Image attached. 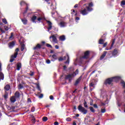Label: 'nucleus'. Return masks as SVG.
<instances>
[{
	"instance_id": "a19ab883",
	"label": "nucleus",
	"mask_w": 125,
	"mask_h": 125,
	"mask_svg": "<svg viewBox=\"0 0 125 125\" xmlns=\"http://www.w3.org/2000/svg\"><path fill=\"white\" fill-rule=\"evenodd\" d=\"M121 5L122 6L125 5V0H123L121 1Z\"/></svg>"
},
{
	"instance_id": "f3484780",
	"label": "nucleus",
	"mask_w": 125,
	"mask_h": 125,
	"mask_svg": "<svg viewBox=\"0 0 125 125\" xmlns=\"http://www.w3.org/2000/svg\"><path fill=\"white\" fill-rule=\"evenodd\" d=\"M21 22H22L23 25H27L28 24V20L24 18L23 19H21Z\"/></svg>"
},
{
	"instance_id": "9b49d317",
	"label": "nucleus",
	"mask_w": 125,
	"mask_h": 125,
	"mask_svg": "<svg viewBox=\"0 0 125 125\" xmlns=\"http://www.w3.org/2000/svg\"><path fill=\"white\" fill-rule=\"evenodd\" d=\"M81 14H82V15H86L88 14V12H87V11L86 10V9L84 8L83 10L80 11Z\"/></svg>"
},
{
	"instance_id": "338daca9",
	"label": "nucleus",
	"mask_w": 125,
	"mask_h": 125,
	"mask_svg": "<svg viewBox=\"0 0 125 125\" xmlns=\"http://www.w3.org/2000/svg\"><path fill=\"white\" fill-rule=\"evenodd\" d=\"M42 97H43V94H41L39 96V98H42Z\"/></svg>"
},
{
	"instance_id": "4be33fe9",
	"label": "nucleus",
	"mask_w": 125,
	"mask_h": 125,
	"mask_svg": "<svg viewBox=\"0 0 125 125\" xmlns=\"http://www.w3.org/2000/svg\"><path fill=\"white\" fill-rule=\"evenodd\" d=\"M21 68H22V64H21V63L19 62L17 64V70L18 71H20V69Z\"/></svg>"
},
{
	"instance_id": "5701e85b",
	"label": "nucleus",
	"mask_w": 125,
	"mask_h": 125,
	"mask_svg": "<svg viewBox=\"0 0 125 125\" xmlns=\"http://www.w3.org/2000/svg\"><path fill=\"white\" fill-rule=\"evenodd\" d=\"M3 97L5 101H7V99H8V93L7 91L5 92Z\"/></svg>"
},
{
	"instance_id": "412c9836",
	"label": "nucleus",
	"mask_w": 125,
	"mask_h": 125,
	"mask_svg": "<svg viewBox=\"0 0 125 125\" xmlns=\"http://www.w3.org/2000/svg\"><path fill=\"white\" fill-rule=\"evenodd\" d=\"M106 54H107V51H104L103 54L100 57V60H103V59H104V58H105V56H106Z\"/></svg>"
},
{
	"instance_id": "37998d69",
	"label": "nucleus",
	"mask_w": 125,
	"mask_h": 125,
	"mask_svg": "<svg viewBox=\"0 0 125 125\" xmlns=\"http://www.w3.org/2000/svg\"><path fill=\"white\" fill-rule=\"evenodd\" d=\"M89 86L90 87H94V83H91L90 84H89Z\"/></svg>"
},
{
	"instance_id": "de8ad7c7",
	"label": "nucleus",
	"mask_w": 125,
	"mask_h": 125,
	"mask_svg": "<svg viewBox=\"0 0 125 125\" xmlns=\"http://www.w3.org/2000/svg\"><path fill=\"white\" fill-rule=\"evenodd\" d=\"M66 122H71V121H72V119L70 117H68L66 119Z\"/></svg>"
},
{
	"instance_id": "a211bd4d",
	"label": "nucleus",
	"mask_w": 125,
	"mask_h": 125,
	"mask_svg": "<svg viewBox=\"0 0 125 125\" xmlns=\"http://www.w3.org/2000/svg\"><path fill=\"white\" fill-rule=\"evenodd\" d=\"M10 100L11 103H15V102H16V98L15 97V96H13L11 97Z\"/></svg>"
},
{
	"instance_id": "4d7b16f0",
	"label": "nucleus",
	"mask_w": 125,
	"mask_h": 125,
	"mask_svg": "<svg viewBox=\"0 0 125 125\" xmlns=\"http://www.w3.org/2000/svg\"><path fill=\"white\" fill-rule=\"evenodd\" d=\"M117 106H118V107H121L122 104H121V103H120V102L118 101L117 103Z\"/></svg>"
},
{
	"instance_id": "7ed1b4c3",
	"label": "nucleus",
	"mask_w": 125,
	"mask_h": 125,
	"mask_svg": "<svg viewBox=\"0 0 125 125\" xmlns=\"http://www.w3.org/2000/svg\"><path fill=\"white\" fill-rule=\"evenodd\" d=\"M78 109L80 112H81V113H83V115H86V114H87V110H86L84 107H83L82 106V104H80L78 107Z\"/></svg>"
},
{
	"instance_id": "4468645a",
	"label": "nucleus",
	"mask_w": 125,
	"mask_h": 125,
	"mask_svg": "<svg viewBox=\"0 0 125 125\" xmlns=\"http://www.w3.org/2000/svg\"><path fill=\"white\" fill-rule=\"evenodd\" d=\"M82 76H80L75 82V83H74V85H75V86H77V85H78V84H79L80 82H81V81H82Z\"/></svg>"
},
{
	"instance_id": "aec40b11",
	"label": "nucleus",
	"mask_w": 125,
	"mask_h": 125,
	"mask_svg": "<svg viewBox=\"0 0 125 125\" xmlns=\"http://www.w3.org/2000/svg\"><path fill=\"white\" fill-rule=\"evenodd\" d=\"M37 18V17L35 15L33 16L31 19L32 22H33V23H37V21H36Z\"/></svg>"
},
{
	"instance_id": "6e6d98bb",
	"label": "nucleus",
	"mask_w": 125,
	"mask_h": 125,
	"mask_svg": "<svg viewBox=\"0 0 125 125\" xmlns=\"http://www.w3.org/2000/svg\"><path fill=\"white\" fill-rule=\"evenodd\" d=\"M37 88L38 90L41 91L40 92H42V90L41 89V87H40V85L39 84L37 85Z\"/></svg>"
},
{
	"instance_id": "a878e982",
	"label": "nucleus",
	"mask_w": 125,
	"mask_h": 125,
	"mask_svg": "<svg viewBox=\"0 0 125 125\" xmlns=\"http://www.w3.org/2000/svg\"><path fill=\"white\" fill-rule=\"evenodd\" d=\"M66 56L67 57V60L64 62V63L65 64H69V63H70V57H69V55L68 54H66Z\"/></svg>"
},
{
	"instance_id": "5fc2aeb1",
	"label": "nucleus",
	"mask_w": 125,
	"mask_h": 125,
	"mask_svg": "<svg viewBox=\"0 0 125 125\" xmlns=\"http://www.w3.org/2000/svg\"><path fill=\"white\" fill-rule=\"evenodd\" d=\"M103 44V47H106L107 46V44H108V42H106L105 43H104Z\"/></svg>"
},
{
	"instance_id": "49530a36",
	"label": "nucleus",
	"mask_w": 125,
	"mask_h": 125,
	"mask_svg": "<svg viewBox=\"0 0 125 125\" xmlns=\"http://www.w3.org/2000/svg\"><path fill=\"white\" fill-rule=\"evenodd\" d=\"M106 112V109L105 108H102L101 109V113H104Z\"/></svg>"
},
{
	"instance_id": "f8f14e48",
	"label": "nucleus",
	"mask_w": 125,
	"mask_h": 125,
	"mask_svg": "<svg viewBox=\"0 0 125 125\" xmlns=\"http://www.w3.org/2000/svg\"><path fill=\"white\" fill-rule=\"evenodd\" d=\"M111 78L113 79V81L115 82H119V81L121 79V77L120 76L113 77Z\"/></svg>"
},
{
	"instance_id": "3c124183",
	"label": "nucleus",
	"mask_w": 125,
	"mask_h": 125,
	"mask_svg": "<svg viewBox=\"0 0 125 125\" xmlns=\"http://www.w3.org/2000/svg\"><path fill=\"white\" fill-rule=\"evenodd\" d=\"M36 110V108H35L34 106H33L32 108H31V112H35V110Z\"/></svg>"
},
{
	"instance_id": "f03ea898",
	"label": "nucleus",
	"mask_w": 125,
	"mask_h": 125,
	"mask_svg": "<svg viewBox=\"0 0 125 125\" xmlns=\"http://www.w3.org/2000/svg\"><path fill=\"white\" fill-rule=\"evenodd\" d=\"M114 81H113V78L112 77L107 78L105 80L104 83V84L106 85V86H107V85H113Z\"/></svg>"
},
{
	"instance_id": "603ef678",
	"label": "nucleus",
	"mask_w": 125,
	"mask_h": 125,
	"mask_svg": "<svg viewBox=\"0 0 125 125\" xmlns=\"http://www.w3.org/2000/svg\"><path fill=\"white\" fill-rule=\"evenodd\" d=\"M46 45L47 47H50V48H52V46H51V45H50L48 43H46Z\"/></svg>"
},
{
	"instance_id": "052dcab7",
	"label": "nucleus",
	"mask_w": 125,
	"mask_h": 125,
	"mask_svg": "<svg viewBox=\"0 0 125 125\" xmlns=\"http://www.w3.org/2000/svg\"><path fill=\"white\" fill-rule=\"evenodd\" d=\"M4 29L5 31H8L9 30V28H8V27L6 26H4Z\"/></svg>"
},
{
	"instance_id": "bf43d9fd",
	"label": "nucleus",
	"mask_w": 125,
	"mask_h": 125,
	"mask_svg": "<svg viewBox=\"0 0 125 125\" xmlns=\"http://www.w3.org/2000/svg\"><path fill=\"white\" fill-rule=\"evenodd\" d=\"M49 98L51 100H54V97H53V96L52 95L50 96Z\"/></svg>"
},
{
	"instance_id": "e2e57ef3",
	"label": "nucleus",
	"mask_w": 125,
	"mask_h": 125,
	"mask_svg": "<svg viewBox=\"0 0 125 125\" xmlns=\"http://www.w3.org/2000/svg\"><path fill=\"white\" fill-rule=\"evenodd\" d=\"M63 67L64 71H66V70H67V66L66 65H63Z\"/></svg>"
},
{
	"instance_id": "69168bd1",
	"label": "nucleus",
	"mask_w": 125,
	"mask_h": 125,
	"mask_svg": "<svg viewBox=\"0 0 125 125\" xmlns=\"http://www.w3.org/2000/svg\"><path fill=\"white\" fill-rule=\"evenodd\" d=\"M54 124V125H59V123L57 121L55 122Z\"/></svg>"
},
{
	"instance_id": "4c0bfd02",
	"label": "nucleus",
	"mask_w": 125,
	"mask_h": 125,
	"mask_svg": "<svg viewBox=\"0 0 125 125\" xmlns=\"http://www.w3.org/2000/svg\"><path fill=\"white\" fill-rule=\"evenodd\" d=\"M28 9H29V7L28 6V5H26V9L25 10L23 14H25V13L28 11Z\"/></svg>"
},
{
	"instance_id": "774afa93",
	"label": "nucleus",
	"mask_w": 125,
	"mask_h": 125,
	"mask_svg": "<svg viewBox=\"0 0 125 125\" xmlns=\"http://www.w3.org/2000/svg\"><path fill=\"white\" fill-rule=\"evenodd\" d=\"M79 6V5L78 4H75L74 6V8H77V7H78Z\"/></svg>"
},
{
	"instance_id": "20e7f679",
	"label": "nucleus",
	"mask_w": 125,
	"mask_h": 125,
	"mask_svg": "<svg viewBox=\"0 0 125 125\" xmlns=\"http://www.w3.org/2000/svg\"><path fill=\"white\" fill-rule=\"evenodd\" d=\"M18 51H19V49L18 48H17L16 49L14 55H12L11 56V59L10 60V62L12 63V62H13V61H14V59L16 58V57H17V56L18 55Z\"/></svg>"
},
{
	"instance_id": "13d9d810",
	"label": "nucleus",
	"mask_w": 125,
	"mask_h": 125,
	"mask_svg": "<svg viewBox=\"0 0 125 125\" xmlns=\"http://www.w3.org/2000/svg\"><path fill=\"white\" fill-rule=\"evenodd\" d=\"M93 106H94V108H96V109H98V105L96 104H93Z\"/></svg>"
},
{
	"instance_id": "6ab92c4d",
	"label": "nucleus",
	"mask_w": 125,
	"mask_h": 125,
	"mask_svg": "<svg viewBox=\"0 0 125 125\" xmlns=\"http://www.w3.org/2000/svg\"><path fill=\"white\" fill-rule=\"evenodd\" d=\"M4 89L5 90V91H6L7 92V91H8V90H9L10 89V85L6 84L5 86V87H4Z\"/></svg>"
},
{
	"instance_id": "393cba45",
	"label": "nucleus",
	"mask_w": 125,
	"mask_h": 125,
	"mask_svg": "<svg viewBox=\"0 0 125 125\" xmlns=\"http://www.w3.org/2000/svg\"><path fill=\"white\" fill-rule=\"evenodd\" d=\"M15 97L16 98H19L20 97V93L18 91H16L15 93Z\"/></svg>"
},
{
	"instance_id": "c756f323",
	"label": "nucleus",
	"mask_w": 125,
	"mask_h": 125,
	"mask_svg": "<svg viewBox=\"0 0 125 125\" xmlns=\"http://www.w3.org/2000/svg\"><path fill=\"white\" fill-rule=\"evenodd\" d=\"M115 42H116V39H112V43L110 45L111 47H113V46H114V44H115Z\"/></svg>"
},
{
	"instance_id": "09e8293b",
	"label": "nucleus",
	"mask_w": 125,
	"mask_h": 125,
	"mask_svg": "<svg viewBox=\"0 0 125 125\" xmlns=\"http://www.w3.org/2000/svg\"><path fill=\"white\" fill-rule=\"evenodd\" d=\"M90 106H93V100L91 99L90 101Z\"/></svg>"
},
{
	"instance_id": "c9c22d12",
	"label": "nucleus",
	"mask_w": 125,
	"mask_h": 125,
	"mask_svg": "<svg viewBox=\"0 0 125 125\" xmlns=\"http://www.w3.org/2000/svg\"><path fill=\"white\" fill-rule=\"evenodd\" d=\"M2 21L4 24H7V21H6V19H3Z\"/></svg>"
},
{
	"instance_id": "0eeeda50",
	"label": "nucleus",
	"mask_w": 125,
	"mask_h": 125,
	"mask_svg": "<svg viewBox=\"0 0 125 125\" xmlns=\"http://www.w3.org/2000/svg\"><path fill=\"white\" fill-rule=\"evenodd\" d=\"M49 57L50 58L52 62H54L55 61H56V60H58V57L57 55H56V54L50 55Z\"/></svg>"
},
{
	"instance_id": "bb28decb",
	"label": "nucleus",
	"mask_w": 125,
	"mask_h": 125,
	"mask_svg": "<svg viewBox=\"0 0 125 125\" xmlns=\"http://www.w3.org/2000/svg\"><path fill=\"white\" fill-rule=\"evenodd\" d=\"M59 39H60V41H61L62 42H64V41H65V40H66V38L65 37V36L64 35L61 36L60 37Z\"/></svg>"
},
{
	"instance_id": "6e6552de",
	"label": "nucleus",
	"mask_w": 125,
	"mask_h": 125,
	"mask_svg": "<svg viewBox=\"0 0 125 125\" xmlns=\"http://www.w3.org/2000/svg\"><path fill=\"white\" fill-rule=\"evenodd\" d=\"M92 6H93V3L91 2L89 3V6L86 7L87 11H89V12L92 11L93 10V9L92 8Z\"/></svg>"
},
{
	"instance_id": "39448f33",
	"label": "nucleus",
	"mask_w": 125,
	"mask_h": 125,
	"mask_svg": "<svg viewBox=\"0 0 125 125\" xmlns=\"http://www.w3.org/2000/svg\"><path fill=\"white\" fill-rule=\"evenodd\" d=\"M75 77V73L70 74L67 75H65V80H68L69 82L71 83L72 82V78Z\"/></svg>"
},
{
	"instance_id": "c85d7f7f",
	"label": "nucleus",
	"mask_w": 125,
	"mask_h": 125,
	"mask_svg": "<svg viewBox=\"0 0 125 125\" xmlns=\"http://www.w3.org/2000/svg\"><path fill=\"white\" fill-rule=\"evenodd\" d=\"M0 78L1 80H3L4 79V75L2 72H0Z\"/></svg>"
},
{
	"instance_id": "ddd939ff",
	"label": "nucleus",
	"mask_w": 125,
	"mask_h": 125,
	"mask_svg": "<svg viewBox=\"0 0 125 125\" xmlns=\"http://www.w3.org/2000/svg\"><path fill=\"white\" fill-rule=\"evenodd\" d=\"M59 26H60L61 28H64L66 27V25H67V23L64 21H61L60 23H59Z\"/></svg>"
},
{
	"instance_id": "9d476101",
	"label": "nucleus",
	"mask_w": 125,
	"mask_h": 125,
	"mask_svg": "<svg viewBox=\"0 0 125 125\" xmlns=\"http://www.w3.org/2000/svg\"><path fill=\"white\" fill-rule=\"evenodd\" d=\"M15 41H12L8 43V46L10 48H12L15 46Z\"/></svg>"
},
{
	"instance_id": "72a5a7b5",
	"label": "nucleus",
	"mask_w": 125,
	"mask_h": 125,
	"mask_svg": "<svg viewBox=\"0 0 125 125\" xmlns=\"http://www.w3.org/2000/svg\"><path fill=\"white\" fill-rule=\"evenodd\" d=\"M30 77H33L34 75H35V72L32 71H30V73L28 74Z\"/></svg>"
},
{
	"instance_id": "cd10ccee",
	"label": "nucleus",
	"mask_w": 125,
	"mask_h": 125,
	"mask_svg": "<svg viewBox=\"0 0 125 125\" xmlns=\"http://www.w3.org/2000/svg\"><path fill=\"white\" fill-rule=\"evenodd\" d=\"M83 105H84V108H87L88 106L87 105V102L85 100H83Z\"/></svg>"
},
{
	"instance_id": "680f3d73",
	"label": "nucleus",
	"mask_w": 125,
	"mask_h": 125,
	"mask_svg": "<svg viewBox=\"0 0 125 125\" xmlns=\"http://www.w3.org/2000/svg\"><path fill=\"white\" fill-rule=\"evenodd\" d=\"M77 89H75V90L72 92V95L73 96H75V94H74V93H75L76 92V91H77Z\"/></svg>"
},
{
	"instance_id": "423d86ee",
	"label": "nucleus",
	"mask_w": 125,
	"mask_h": 125,
	"mask_svg": "<svg viewBox=\"0 0 125 125\" xmlns=\"http://www.w3.org/2000/svg\"><path fill=\"white\" fill-rule=\"evenodd\" d=\"M106 35L107 34H104V36H102L101 39H100L99 40V44H104V42H105V39H106Z\"/></svg>"
},
{
	"instance_id": "0e129e2a",
	"label": "nucleus",
	"mask_w": 125,
	"mask_h": 125,
	"mask_svg": "<svg viewBox=\"0 0 125 125\" xmlns=\"http://www.w3.org/2000/svg\"><path fill=\"white\" fill-rule=\"evenodd\" d=\"M27 102H28V103H31V102H32V101H31V99L28 98L27 99Z\"/></svg>"
},
{
	"instance_id": "ea45409f",
	"label": "nucleus",
	"mask_w": 125,
	"mask_h": 125,
	"mask_svg": "<svg viewBox=\"0 0 125 125\" xmlns=\"http://www.w3.org/2000/svg\"><path fill=\"white\" fill-rule=\"evenodd\" d=\"M13 39V32L11 33V36L9 37V40H11Z\"/></svg>"
},
{
	"instance_id": "473e14b6",
	"label": "nucleus",
	"mask_w": 125,
	"mask_h": 125,
	"mask_svg": "<svg viewBox=\"0 0 125 125\" xmlns=\"http://www.w3.org/2000/svg\"><path fill=\"white\" fill-rule=\"evenodd\" d=\"M25 49V44H22L21 46V51H23Z\"/></svg>"
},
{
	"instance_id": "2eb2a0df",
	"label": "nucleus",
	"mask_w": 125,
	"mask_h": 125,
	"mask_svg": "<svg viewBox=\"0 0 125 125\" xmlns=\"http://www.w3.org/2000/svg\"><path fill=\"white\" fill-rule=\"evenodd\" d=\"M49 39H52L53 42H57V38H56V37L55 36L52 35L50 36Z\"/></svg>"
},
{
	"instance_id": "7c9ffc66",
	"label": "nucleus",
	"mask_w": 125,
	"mask_h": 125,
	"mask_svg": "<svg viewBox=\"0 0 125 125\" xmlns=\"http://www.w3.org/2000/svg\"><path fill=\"white\" fill-rule=\"evenodd\" d=\"M89 109L91 112H92V113H94L95 112V110L94 109V108H93V107L90 106Z\"/></svg>"
},
{
	"instance_id": "8fccbe9b",
	"label": "nucleus",
	"mask_w": 125,
	"mask_h": 125,
	"mask_svg": "<svg viewBox=\"0 0 125 125\" xmlns=\"http://www.w3.org/2000/svg\"><path fill=\"white\" fill-rule=\"evenodd\" d=\"M23 85H22V84H20L19 85V89H22V88H23Z\"/></svg>"
},
{
	"instance_id": "2f4dec72",
	"label": "nucleus",
	"mask_w": 125,
	"mask_h": 125,
	"mask_svg": "<svg viewBox=\"0 0 125 125\" xmlns=\"http://www.w3.org/2000/svg\"><path fill=\"white\" fill-rule=\"evenodd\" d=\"M121 83L123 88H125V82L124 80L121 81Z\"/></svg>"
},
{
	"instance_id": "f257e3e1",
	"label": "nucleus",
	"mask_w": 125,
	"mask_h": 125,
	"mask_svg": "<svg viewBox=\"0 0 125 125\" xmlns=\"http://www.w3.org/2000/svg\"><path fill=\"white\" fill-rule=\"evenodd\" d=\"M89 55H90V51L87 50L84 52V55L81 56L80 58V61L81 63L83 62L84 59H88L89 58Z\"/></svg>"
},
{
	"instance_id": "e433bc0d",
	"label": "nucleus",
	"mask_w": 125,
	"mask_h": 125,
	"mask_svg": "<svg viewBox=\"0 0 125 125\" xmlns=\"http://www.w3.org/2000/svg\"><path fill=\"white\" fill-rule=\"evenodd\" d=\"M21 5H23V4H26V5H28V4L26 3V2L24 1H21L20 3Z\"/></svg>"
},
{
	"instance_id": "864d4df0",
	"label": "nucleus",
	"mask_w": 125,
	"mask_h": 125,
	"mask_svg": "<svg viewBox=\"0 0 125 125\" xmlns=\"http://www.w3.org/2000/svg\"><path fill=\"white\" fill-rule=\"evenodd\" d=\"M112 48L113 47H112V46H110L109 48L106 47L105 48V50H111V49H112Z\"/></svg>"
},
{
	"instance_id": "58836bf2",
	"label": "nucleus",
	"mask_w": 125,
	"mask_h": 125,
	"mask_svg": "<svg viewBox=\"0 0 125 125\" xmlns=\"http://www.w3.org/2000/svg\"><path fill=\"white\" fill-rule=\"evenodd\" d=\"M43 122H46V121H47L48 119L46 117H43L42 119Z\"/></svg>"
},
{
	"instance_id": "a18cd8bd",
	"label": "nucleus",
	"mask_w": 125,
	"mask_h": 125,
	"mask_svg": "<svg viewBox=\"0 0 125 125\" xmlns=\"http://www.w3.org/2000/svg\"><path fill=\"white\" fill-rule=\"evenodd\" d=\"M46 63H47V64H50V63H51V60H47L46 61Z\"/></svg>"
},
{
	"instance_id": "b1692460",
	"label": "nucleus",
	"mask_w": 125,
	"mask_h": 125,
	"mask_svg": "<svg viewBox=\"0 0 125 125\" xmlns=\"http://www.w3.org/2000/svg\"><path fill=\"white\" fill-rule=\"evenodd\" d=\"M40 48H42V45L37 44V45L33 48V49L37 50V49H40Z\"/></svg>"
},
{
	"instance_id": "1a4fd4ad",
	"label": "nucleus",
	"mask_w": 125,
	"mask_h": 125,
	"mask_svg": "<svg viewBox=\"0 0 125 125\" xmlns=\"http://www.w3.org/2000/svg\"><path fill=\"white\" fill-rule=\"evenodd\" d=\"M46 22L47 23L48 27V32H49L51 29H52V23L51 21H46Z\"/></svg>"
},
{
	"instance_id": "79ce46f5",
	"label": "nucleus",
	"mask_w": 125,
	"mask_h": 125,
	"mask_svg": "<svg viewBox=\"0 0 125 125\" xmlns=\"http://www.w3.org/2000/svg\"><path fill=\"white\" fill-rule=\"evenodd\" d=\"M58 60L60 62H61V61H63V60H64L63 59V57H60V58H58Z\"/></svg>"
},
{
	"instance_id": "f704fd0d",
	"label": "nucleus",
	"mask_w": 125,
	"mask_h": 125,
	"mask_svg": "<svg viewBox=\"0 0 125 125\" xmlns=\"http://www.w3.org/2000/svg\"><path fill=\"white\" fill-rule=\"evenodd\" d=\"M38 21L39 22H41V21H42V20H43V18L42 17H39L37 19Z\"/></svg>"
},
{
	"instance_id": "dca6fc26",
	"label": "nucleus",
	"mask_w": 125,
	"mask_h": 125,
	"mask_svg": "<svg viewBox=\"0 0 125 125\" xmlns=\"http://www.w3.org/2000/svg\"><path fill=\"white\" fill-rule=\"evenodd\" d=\"M112 53V56H116L117 54H118V49H114V50L112 52L110 51Z\"/></svg>"
},
{
	"instance_id": "c03bdc74",
	"label": "nucleus",
	"mask_w": 125,
	"mask_h": 125,
	"mask_svg": "<svg viewBox=\"0 0 125 125\" xmlns=\"http://www.w3.org/2000/svg\"><path fill=\"white\" fill-rule=\"evenodd\" d=\"M32 123H36V118H35V116H32Z\"/></svg>"
}]
</instances>
